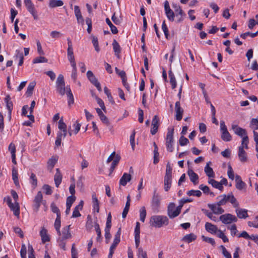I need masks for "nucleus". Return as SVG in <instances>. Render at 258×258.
<instances>
[{
  "mask_svg": "<svg viewBox=\"0 0 258 258\" xmlns=\"http://www.w3.org/2000/svg\"><path fill=\"white\" fill-rule=\"evenodd\" d=\"M168 224L169 220L166 216L154 215L150 218V224L153 227L161 228Z\"/></svg>",
  "mask_w": 258,
  "mask_h": 258,
  "instance_id": "obj_1",
  "label": "nucleus"
},
{
  "mask_svg": "<svg viewBox=\"0 0 258 258\" xmlns=\"http://www.w3.org/2000/svg\"><path fill=\"white\" fill-rule=\"evenodd\" d=\"M173 135L174 128H172L171 129L168 128L166 138V147L167 150L170 152H172L174 150Z\"/></svg>",
  "mask_w": 258,
  "mask_h": 258,
  "instance_id": "obj_2",
  "label": "nucleus"
},
{
  "mask_svg": "<svg viewBox=\"0 0 258 258\" xmlns=\"http://www.w3.org/2000/svg\"><path fill=\"white\" fill-rule=\"evenodd\" d=\"M179 208L175 207L174 203H170L167 207V215L170 219L177 217L180 213Z\"/></svg>",
  "mask_w": 258,
  "mask_h": 258,
  "instance_id": "obj_3",
  "label": "nucleus"
},
{
  "mask_svg": "<svg viewBox=\"0 0 258 258\" xmlns=\"http://www.w3.org/2000/svg\"><path fill=\"white\" fill-rule=\"evenodd\" d=\"M220 130L221 132V139L225 142H229L232 140V137L228 132L225 122L223 120L220 121Z\"/></svg>",
  "mask_w": 258,
  "mask_h": 258,
  "instance_id": "obj_4",
  "label": "nucleus"
},
{
  "mask_svg": "<svg viewBox=\"0 0 258 258\" xmlns=\"http://www.w3.org/2000/svg\"><path fill=\"white\" fill-rule=\"evenodd\" d=\"M219 220L224 224H229L237 222V218L231 214H225L220 216Z\"/></svg>",
  "mask_w": 258,
  "mask_h": 258,
  "instance_id": "obj_5",
  "label": "nucleus"
},
{
  "mask_svg": "<svg viewBox=\"0 0 258 258\" xmlns=\"http://www.w3.org/2000/svg\"><path fill=\"white\" fill-rule=\"evenodd\" d=\"M24 4L28 11L32 15L35 20L38 19L37 12L31 0H24Z\"/></svg>",
  "mask_w": 258,
  "mask_h": 258,
  "instance_id": "obj_6",
  "label": "nucleus"
},
{
  "mask_svg": "<svg viewBox=\"0 0 258 258\" xmlns=\"http://www.w3.org/2000/svg\"><path fill=\"white\" fill-rule=\"evenodd\" d=\"M164 10L166 16L168 19L171 22L174 21V18L176 17L174 12L170 9L169 2L166 1L164 2Z\"/></svg>",
  "mask_w": 258,
  "mask_h": 258,
  "instance_id": "obj_7",
  "label": "nucleus"
},
{
  "mask_svg": "<svg viewBox=\"0 0 258 258\" xmlns=\"http://www.w3.org/2000/svg\"><path fill=\"white\" fill-rule=\"evenodd\" d=\"M42 194L39 191L37 192L33 201V208L35 212H38L42 202Z\"/></svg>",
  "mask_w": 258,
  "mask_h": 258,
  "instance_id": "obj_8",
  "label": "nucleus"
},
{
  "mask_svg": "<svg viewBox=\"0 0 258 258\" xmlns=\"http://www.w3.org/2000/svg\"><path fill=\"white\" fill-rule=\"evenodd\" d=\"M71 225L64 227L62 231H60V234H58L59 237L58 238L61 239V240H66L72 238V234L70 231Z\"/></svg>",
  "mask_w": 258,
  "mask_h": 258,
  "instance_id": "obj_9",
  "label": "nucleus"
},
{
  "mask_svg": "<svg viewBox=\"0 0 258 258\" xmlns=\"http://www.w3.org/2000/svg\"><path fill=\"white\" fill-rule=\"evenodd\" d=\"M175 118L177 120L180 121L182 119L183 113V109L180 107L179 101H177L175 104Z\"/></svg>",
  "mask_w": 258,
  "mask_h": 258,
  "instance_id": "obj_10",
  "label": "nucleus"
},
{
  "mask_svg": "<svg viewBox=\"0 0 258 258\" xmlns=\"http://www.w3.org/2000/svg\"><path fill=\"white\" fill-rule=\"evenodd\" d=\"M232 129L236 135L241 138L247 135L246 131L245 129L242 128L237 125L232 124Z\"/></svg>",
  "mask_w": 258,
  "mask_h": 258,
  "instance_id": "obj_11",
  "label": "nucleus"
},
{
  "mask_svg": "<svg viewBox=\"0 0 258 258\" xmlns=\"http://www.w3.org/2000/svg\"><path fill=\"white\" fill-rule=\"evenodd\" d=\"M159 127V118L157 115H155L152 121V128L151 129V133L152 135H154L158 131Z\"/></svg>",
  "mask_w": 258,
  "mask_h": 258,
  "instance_id": "obj_12",
  "label": "nucleus"
},
{
  "mask_svg": "<svg viewBox=\"0 0 258 258\" xmlns=\"http://www.w3.org/2000/svg\"><path fill=\"white\" fill-rule=\"evenodd\" d=\"M208 207L212 211L213 213L215 214H221L224 212V210L220 206L215 204H209Z\"/></svg>",
  "mask_w": 258,
  "mask_h": 258,
  "instance_id": "obj_13",
  "label": "nucleus"
},
{
  "mask_svg": "<svg viewBox=\"0 0 258 258\" xmlns=\"http://www.w3.org/2000/svg\"><path fill=\"white\" fill-rule=\"evenodd\" d=\"M160 205V196L156 194V191H154L153 196L152 200V206L153 209H157Z\"/></svg>",
  "mask_w": 258,
  "mask_h": 258,
  "instance_id": "obj_14",
  "label": "nucleus"
},
{
  "mask_svg": "<svg viewBox=\"0 0 258 258\" xmlns=\"http://www.w3.org/2000/svg\"><path fill=\"white\" fill-rule=\"evenodd\" d=\"M244 149L242 147H238V156L240 161L241 162H246L247 161V153Z\"/></svg>",
  "mask_w": 258,
  "mask_h": 258,
  "instance_id": "obj_15",
  "label": "nucleus"
},
{
  "mask_svg": "<svg viewBox=\"0 0 258 258\" xmlns=\"http://www.w3.org/2000/svg\"><path fill=\"white\" fill-rule=\"evenodd\" d=\"M187 173L189 177L190 181L194 183V184H197L199 178L198 175L195 173L193 170L190 169L188 170Z\"/></svg>",
  "mask_w": 258,
  "mask_h": 258,
  "instance_id": "obj_16",
  "label": "nucleus"
},
{
  "mask_svg": "<svg viewBox=\"0 0 258 258\" xmlns=\"http://www.w3.org/2000/svg\"><path fill=\"white\" fill-rule=\"evenodd\" d=\"M132 176L130 174L127 173H124L122 176L121 177L119 180V184L122 186H125L127 183L131 181Z\"/></svg>",
  "mask_w": 258,
  "mask_h": 258,
  "instance_id": "obj_17",
  "label": "nucleus"
},
{
  "mask_svg": "<svg viewBox=\"0 0 258 258\" xmlns=\"http://www.w3.org/2000/svg\"><path fill=\"white\" fill-rule=\"evenodd\" d=\"M54 180L55 186L58 187L61 182L62 175L58 168L56 169V173L54 175Z\"/></svg>",
  "mask_w": 258,
  "mask_h": 258,
  "instance_id": "obj_18",
  "label": "nucleus"
},
{
  "mask_svg": "<svg viewBox=\"0 0 258 258\" xmlns=\"http://www.w3.org/2000/svg\"><path fill=\"white\" fill-rule=\"evenodd\" d=\"M113 49L114 51L115 56L118 58H120V53L121 52V47L119 43L116 41V40H114L112 43Z\"/></svg>",
  "mask_w": 258,
  "mask_h": 258,
  "instance_id": "obj_19",
  "label": "nucleus"
},
{
  "mask_svg": "<svg viewBox=\"0 0 258 258\" xmlns=\"http://www.w3.org/2000/svg\"><path fill=\"white\" fill-rule=\"evenodd\" d=\"M205 229L208 232L212 234H215L218 231V228L217 226L209 222L206 223Z\"/></svg>",
  "mask_w": 258,
  "mask_h": 258,
  "instance_id": "obj_20",
  "label": "nucleus"
},
{
  "mask_svg": "<svg viewBox=\"0 0 258 258\" xmlns=\"http://www.w3.org/2000/svg\"><path fill=\"white\" fill-rule=\"evenodd\" d=\"M74 11L78 22L83 24L84 19L82 16L80 8L78 6H75Z\"/></svg>",
  "mask_w": 258,
  "mask_h": 258,
  "instance_id": "obj_21",
  "label": "nucleus"
},
{
  "mask_svg": "<svg viewBox=\"0 0 258 258\" xmlns=\"http://www.w3.org/2000/svg\"><path fill=\"white\" fill-rule=\"evenodd\" d=\"M9 208L13 212L14 215L19 218L20 215V206L18 203L16 202L15 204L10 206Z\"/></svg>",
  "mask_w": 258,
  "mask_h": 258,
  "instance_id": "obj_22",
  "label": "nucleus"
},
{
  "mask_svg": "<svg viewBox=\"0 0 258 258\" xmlns=\"http://www.w3.org/2000/svg\"><path fill=\"white\" fill-rule=\"evenodd\" d=\"M236 187L239 190L242 189L245 186V183L242 181L239 175H236L235 176Z\"/></svg>",
  "mask_w": 258,
  "mask_h": 258,
  "instance_id": "obj_23",
  "label": "nucleus"
},
{
  "mask_svg": "<svg viewBox=\"0 0 258 258\" xmlns=\"http://www.w3.org/2000/svg\"><path fill=\"white\" fill-rule=\"evenodd\" d=\"M66 93L68 98V104L69 105H71L74 103V99L73 94L69 86H67L66 87Z\"/></svg>",
  "mask_w": 258,
  "mask_h": 258,
  "instance_id": "obj_24",
  "label": "nucleus"
},
{
  "mask_svg": "<svg viewBox=\"0 0 258 258\" xmlns=\"http://www.w3.org/2000/svg\"><path fill=\"white\" fill-rule=\"evenodd\" d=\"M92 203L93 210H94L97 213L99 212V202L95 194H93L92 195Z\"/></svg>",
  "mask_w": 258,
  "mask_h": 258,
  "instance_id": "obj_25",
  "label": "nucleus"
},
{
  "mask_svg": "<svg viewBox=\"0 0 258 258\" xmlns=\"http://www.w3.org/2000/svg\"><path fill=\"white\" fill-rule=\"evenodd\" d=\"M226 201H229L231 203L234 207H238V203L237 202L236 198L234 197L232 193L226 195Z\"/></svg>",
  "mask_w": 258,
  "mask_h": 258,
  "instance_id": "obj_26",
  "label": "nucleus"
},
{
  "mask_svg": "<svg viewBox=\"0 0 258 258\" xmlns=\"http://www.w3.org/2000/svg\"><path fill=\"white\" fill-rule=\"evenodd\" d=\"M208 183L216 188L218 189L220 191H223L224 187L221 185V183L213 179H210L208 180Z\"/></svg>",
  "mask_w": 258,
  "mask_h": 258,
  "instance_id": "obj_27",
  "label": "nucleus"
},
{
  "mask_svg": "<svg viewBox=\"0 0 258 258\" xmlns=\"http://www.w3.org/2000/svg\"><path fill=\"white\" fill-rule=\"evenodd\" d=\"M211 163L210 162L207 163L204 169L205 173L209 178L214 177L215 176V173L213 170V169L209 166Z\"/></svg>",
  "mask_w": 258,
  "mask_h": 258,
  "instance_id": "obj_28",
  "label": "nucleus"
},
{
  "mask_svg": "<svg viewBox=\"0 0 258 258\" xmlns=\"http://www.w3.org/2000/svg\"><path fill=\"white\" fill-rule=\"evenodd\" d=\"M63 5V2L61 0H49V7L54 8L58 7H61Z\"/></svg>",
  "mask_w": 258,
  "mask_h": 258,
  "instance_id": "obj_29",
  "label": "nucleus"
},
{
  "mask_svg": "<svg viewBox=\"0 0 258 258\" xmlns=\"http://www.w3.org/2000/svg\"><path fill=\"white\" fill-rule=\"evenodd\" d=\"M236 213L237 217L239 218L245 219L248 217L247 211L245 209H237L236 210Z\"/></svg>",
  "mask_w": 258,
  "mask_h": 258,
  "instance_id": "obj_30",
  "label": "nucleus"
},
{
  "mask_svg": "<svg viewBox=\"0 0 258 258\" xmlns=\"http://www.w3.org/2000/svg\"><path fill=\"white\" fill-rule=\"evenodd\" d=\"M40 235L41 237V240L43 243L49 241L50 239L47 235V231L44 228H43L40 232Z\"/></svg>",
  "mask_w": 258,
  "mask_h": 258,
  "instance_id": "obj_31",
  "label": "nucleus"
},
{
  "mask_svg": "<svg viewBox=\"0 0 258 258\" xmlns=\"http://www.w3.org/2000/svg\"><path fill=\"white\" fill-rule=\"evenodd\" d=\"M5 101L6 103V106L8 111L10 112V114H11L13 110V104L12 101H11V97L9 95H8L6 97Z\"/></svg>",
  "mask_w": 258,
  "mask_h": 258,
  "instance_id": "obj_32",
  "label": "nucleus"
},
{
  "mask_svg": "<svg viewBox=\"0 0 258 258\" xmlns=\"http://www.w3.org/2000/svg\"><path fill=\"white\" fill-rule=\"evenodd\" d=\"M172 7L174 9L175 15L176 17H178L179 15H184V12L181 9L180 6L176 4H173Z\"/></svg>",
  "mask_w": 258,
  "mask_h": 258,
  "instance_id": "obj_33",
  "label": "nucleus"
},
{
  "mask_svg": "<svg viewBox=\"0 0 258 258\" xmlns=\"http://www.w3.org/2000/svg\"><path fill=\"white\" fill-rule=\"evenodd\" d=\"M197 238L196 235H195L194 233H190L188 234L185 235L182 238V240L187 242L190 243L192 241H194Z\"/></svg>",
  "mask_w": 258,
  "mask_h": 258,
  "instance_id": "obj_34",
  "label": "nucleus"
},
{
  "mask_svg": "<svg viewBox=\"0 0 258 258\" xmlns=\"http://www.w3.org/2000/svg\"><path fill=\"white\" fill-rule=\"evenodd\" d=\"M57 161V158L56 157H51L47 162L48 169L51 170Z\"/></svg>",
  "mask_w": 258,
  "mask_h": 258,
  "instance_id": "obj_35",
  "label": "nucleus"
},
{
  "mask_svg": "<svg viewBox=\"0 0 258 258\" xmlns=\"http://www.w3.org/2000/svg\"><path fill=\"white\" fill-rule=\"evenodd\" d=\"M19 59V66H21L24 62V55L22 52L16 51V54L15 56V60Z\"/></svg>",
  "mask_w": 258,
  "mask_h": 258,
  "instance_id": "obj_36",
  "label": "nucleus"
},
{
  "mask_svg": "<svg viewBox=\"0 0 258 258\" xmlns=\"http://www.w3.org/2000/svg\"><path fill=\"white\" fill-rule=\"evenodd\" d=\"M164 189L166 191H168L171 185L172 178L171 177H164Z\"/></svg>",
  "mask_w": 258,
  "mask_h": 258,
  "instance_id": "obj_37",
  "label": "nucleus"
},
{
  "mask_svg": "<svg viewBox=\"0 0 258 258\" xmlns=\"http://www.w3.org/2000/svg\"><path fill=\"white\" fill-rule=\"evenodd\" d=\"M120 160V156L118 154H117L116 155L115 158L113 160H112V162L111 163V167L110 168V173L113 172V171L115 169V167L119 163Z\"/></svg>",
  "mask_w": 258,
  "mask_h": 258,
  "instance_id": "obj_38",
  "label": "nucleus"
},
{
  "mask_svg": "<svg viewBox=\"0 0 258 258\" xmlns=\"http://www.w3.org/2000/svg\"><path fill=\"white\" fill-rule=\"evenodd\" d=\"M36 85V83L35 82H32L29 83L27 91L26 92V94L28 96H31L32 95L33 91L34 90V88Z\"/></svg>",
  "mask_w": 258,
  "mask_h": 258,
  "instance_id": "obj_39",
  "label": "nucleus"
},
{
  "mask_svg": "<svg viewBox=\"0 0 258 258\" xmlns=\"http://www.w3.org/2000/svg\"><path fill=\"white\" fill-rule=\"evenodd\" d=\"M54 228L57 231V234H60V228L61 226L60 216H56L54 222Z\"/></svg>",
  "mask_w": 258,
  "mask_h": 258,
  "instance_id": "obj_40",
  "label": "nucleus"
},
{
  "mask_svg": "<svg viewBox=\"0 0 258 258\" xmlns=\"http://www.w3.org/2000/svg\"><path fill=\"white\" fill-rule=\"evenodd\" d=\"M106 23L109 26L111 32L113 34H116L118 33V30L117 28L112 24L109 18H107L105 20Z\"/></svg>",
  "mask_w": 258,
  "mask_h": 258,
  "instance_id": "obj_41",
  "label": "nucleus"
},
{
  "mask_svg": "<svg viewBox=\"0 0 258 258\" xmlns=\"http://www.w3.org/2000/svg\"><path fill=\"white\" fill-rule=\"evenodd\" d=\"M217 199H220L219 201L216 203V204L218 206H221L222 205H224L226 204L227 201H226V195H223L221 196H219L217 198Z\"/></svg>",
  "mask_w": 258,
  "mask_h": 258,
  "instance_id": "obj_42",
  "label": "nucleus"
},
{
  "mask_svg": "<svg viewBox=\"0 0 258 258\" xmlns=\"http://www.w3.org/2000/svg\"><path fill=\"white\" fill-rule=\"evenodd\" d=\"M242 138L241 145L239 147H242V148L247 150L248 149V144L249 143L248 137L246 135Z\"/></svg>",
  "mask_w": 258,
  "mask_h": 258,
  "instance_id": "obj_43",
  "label": "nucleus"
},
{
  "mask_svg": "<svg viewBox=\"0 0 258 258\" xmlns=\"http://www.w3.org/2000/svg\"><path fill=\"white\" fill-rule=\"evenodd\" d=\"M202 211L208 218H209L212 221H214L215 222H216L217 221V218H216V216L213 215L212 213L209 212V211L206 209H203Z\"/></svg>",
  "mask_w": 258,
  "mask_h": 258,
  "instance_id": "obj_44",
  "label": "nucleus"
},
{
  "mask_svg": "<svg viewBox=\"0 0 258 258\" xmlns=\"http://www.w3.org/2000/svg\"><path fill=\"white\" fill-rule=\"evenodd\" d=\"M50 209L53 213L56 214V216H61L60 210L54 203L51 204Z\"/></svg>",
  "mask_w": 258,
  "mask_h": 258,
  "instance_id": "obj_45",
  "label": "nucleus"
},
{
  "mask_svg": "<svg viewBox=\"0 0 258 258\" xmlns=\"http://www.w3.org/2000/svg\"><path fill=\"white\" fill-rule=\"evenodd\" d=\"M187 195L188 196H196L200 197L202 196V192L199 190H190L187 192Z\"/></svg>",
  "mask_w": 258,
  "mask_h": 258,
  "instance_id": "obj_46",
  "label": "nucleus"
},
{
  "mask_svg": "<svg viewBox=\"0 0 258 258\" xmlns=\"http://www.w3.org/2000/svg\"><path fill=\"white\" fill-rule=\"evenodd\" d=\"M57 92L61 95H64L66 91V87L65 85H56Z\"/></svg>",
  "mask_w": 258,
  "mask_h": 258,
  "instance_id": "obj_47",
  "label": "nucleus"
},
{
  "mask_svg": "<svg viewBox=\"0 0 258 258\" xmlns=\"http://www.w3.org/2000/svg\"><path fill=\"white\" fill-rule=\"evenodd\" d=\"M12 178L14 180V182L16 186L19 185V182L18 180V172L17 171L13 168L12 170Z\"/></svg>",
  "mask_w": 258,
  "mask_h": 258,
  "instance_id": "obj_48",
  "label": "nucleus"
},
{
  "mask_svg": "<svg viewBox=\"0 0 258 258\" xmlns=\"http://www.w3.org/2000/svg\"><path fill=\"white\" fill-rule=\"evenodd\" d=\"M146 213L145 208L144 207H142L140 210V219L143 222L145 220Z\"/></svg>",
  "mask_w": 258,
  "mask_h": 258,
  "instance_id": "obj_49",
  "label": "nucleus"
},
{
  "mask_svg": "<svg viewBox=\"0 0 258 258\" xmlns=\"http://www.w3.org/2000/svg\"><path fill=\"white\" fill-rule=\"evenodd\" d=\"M250 127L255 131L258 130V119L257 118H252L250 123Z\"/></svg>",
  "mask_w": 258,
  "mask_h": 258,
  "instance_id": "obj_50",
  "label": "nucleus"
},
{
  "mask_svg": "<svg viewBox=\"0 0 258 258\" xmlns=\"http://www.w3.org/2000/svg\"><path fill=\"white\" fill-rule=\"evenodd\" d=\"M92 43L95 48V49L97 52H99L100 51V48L99 47L98 38L94 36H92Z\"/></svg>",
  "mask_w": 258,
  "mask_h": 258,
  "instance_id": "obj_51",
  "label": "nucleus"
},
{
  "mask_svg": "<svg viewBox=\"0 0 258 258\" xmlns=\"http://www.w3.org/2000/svg\"><path fill=\"white\" fill-rule=\"evenodd\" d=\"M257 34H258V31L257 32H256L255 33H253L247 32H245L244 33L241 34L240 35V37H241L243 39H245L246 38V37L248 36H250L252 38H254L255 36H256L257 35Z\"/></svg>",
  "mask_w": 258,
  "mask_h": 258,
  "instance_id": "obj_52",
  "label": "nucleus"
},
{
  "mask_svg": "<svg viewBox=\"0 0 258 258\" xmlns=\"http://www.w3.org/2000/svg\"><path fill=\"white\" fill-rule=\"evenodd\" d=\"M48 61L47 59H46L45 57L43 56H39L35 58L33 60V63H41V62H47Z\"/></svg>",
  "mask_w": 258,
  "mask_h": 258,
  "instance_id": "obj_53",
  "label": "nucleus"
},
{
  "mask_svg": "<svg viewBox=\"0 0 258 258\" xmlns=\"http://www.w3.org/2000/svg\"><path fill=\"white\" fill-rule=\"evenodd\" d=\"M94 227L97 235V240L99 241V239L101 238V231L99 225L97 223H96L95 224Z\"/></svg>",
  "mask_w": 258,
  "mask_h": 258,
  "instance_id": "obj_54",
  "label": "nucleus"
},
{
  "mask_svg": "<svg viewBox=\"0 0 258 258\" xmlns=\"http://www.w3.org/2000/svg\"><path fill=\"white\" fill-rule=\"evenodd\" d=\"M111 20L113 23L117 25H120L122 22V19L121 18H118L116 17L115 13H114L112 16Z\"/></svg>",
  "mask_w": 258,
  "mask_h": 258,
  "instance_id": "obj_55",
  "label": "nucleus"
},
{
  "mask_svg": "<svg viewBox=\"0 0 258 258\" xmlns=\"http://www.w3.org/2000/svg\"><path fill=\"white\" fill-rule=\"evenodd\" d=\"M172 167L170 166V164L168 163L166 165V173L164 177H172Z\"/></svg>",
  "mask_w": 258,
  "mask_h": 258,
  "instance_id": "obj_56",
  "label": "nucleus"
},
{
  "mask_svg": "<svg viewBox=\"0 0 258 258\" xmlns=\"http://www.w3.org/2000/svg\"><path fill=\"white\" fill-rule=\"evenodd\" d=\"M227 175L228 177L231 180H233L234 178V172L233 171L232 168L230 165H228V171Z\"/></svg>",
  "mask_w": 258,
  "mask_h": 258,
  "instance_id": "obj_57",
  "label": "nucleus"
},
{
  "mask_svg": "<svg viewBox=\"0 0 258 258\" xmlns=\"http://www.w3.org/2000/svg\"><path fill=\"white\" fill-rule=\"evenodd\" d=\"M188 143V140L183 136H181L179 140V143L181 146L186 145Z\"/></svg>",
  "mask_w": 258,
  "mask_h": 258,
  "instance_id": "obj_58",
  "label": "nucleus"
},
{
  "mask_svg": "<svg viewBox=\"0 0 258 258\" xmlns=\"http://www.w3.org/2000/svg\"><path fill=\"white\" fill-rule=\"evenodd\" d=\"M76 197L75 196H69L67 199L66 206L71 207L74 201H75Z\"/></svg>",
  "mask_w": 258,
  "mask_h": 258,
  "instance_id": "obj_59",
  "label": "nucleus"
},
{
  "mask_svg": "<svg viewBox=\"0 0 258 258\" xmlns=\"http://www.w3.org/2000/svg\"><path fill=\"white\" fill-rule=\"evenodd\" d=\"M65 85L64 78L62 75L60 74L58 75L56 82V85Z\"/></svg>",
  "mask_w": 258,
  "mask_h": 258,
  "instance_id": "obj_60",
  "label": "nucleus"
},
{
  "mask_svg": "<svg viewBox=\"0 0 258 258\" xmlns=\"http://www.w3.org/2000/svg\"><path fill=\"white\" fill-rule=\"evenodd\" d=\"M138 253L139 258H140V257H141V256L142 258L148 257L146 251L143 250V249L142 247L138 248Z\"/></svg>",
  "mask_w": 258,
  "mask_h": 258,
  "instance_id": "obj_61",
  "label": "nucleus"
},
{
  "mask_svg": "<svg viewBox=\"0 0 258 258\" xmlns=\"http://www.w3.org/2000/svg\"><path fill=\"white\" fill-rule=\"evenodd\" d=\"M34 250L32 246L30 244L28 245V258H35L34 255Z\"/></svg>",
  "mask_w": 258,
  "mask_h": 258,
  "instance_id": "obj_62",
  "label": "nucleus"
},
{
  "mask_svg": "<svg viewBox=\"0 0 258 258\" xmlns=\"http://www.w3.org/2000/svg\"><path fill=\"white\" fill-rule=\"evenodd\" d=\"M43 189L45 190V193L47 195H50L52 193L51 187L48 184L43 185Z\"/></svg>",
  "mask_w": 258,
  "mask_h": 258,
  "instance_id": "obj_63",
  "label": "nucleus"
},
{
  "mask_svg": "<svg viewBox=\"0 0 258 258\" xmlns=\"http://www.w3.org/2000/svg\"><path fill=\"white\" fill-rule=\"evenodd\" d=\"M27 248L25 244L21 247L20 254L22 258H26Z\"/></svg>",
  "mask_w": 258,
  "mask_h": 258,
  "instance_id": "obj_64",
  "label": "nucleus"
}]
</instances>
